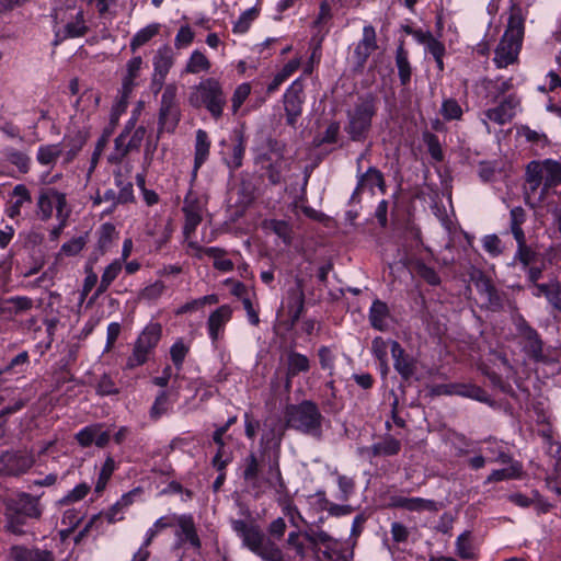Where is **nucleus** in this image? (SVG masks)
Segmentation results:
<instances>
[{"label":"nucleus","instance_id":"obj_1","mask_svg":"<svg viewBox=\"0 0 561 561\" xmlns=\"http://www.w3.org/2000/svg\"><path fill=\"white\" fill-rule=\"evenodd\" d=\"M287 525L283 517L274 519L267 527L266 536L261 527L242 519L232 520V529L242 539V543L263 561H286L283 550L274 539H282Z\"/></svg>","mask_w":561,"mask_h":561},{"label":"nucleus","instance_id":"obj_2","mask_svg":"<svg viewBox=\"0 0 561 561\" xmlns=\"http://www.w3.org/2000/svg\"><path fill=\"white\" fill-rule=\"evenodd\" d=\"M285 426L274 424L265 430L260 438V451L262 461L267 459L268 470L265 482L268 488L275 489L277 493L286 491V484L282 476L279 459L280 445L285 435Z\"/></svg>","mask_w":561,"mask_h":561},{"label":"nucleus","instance_id":"obj_3","mask_svg":"<svg viewBox=\"0 0 561 561\" xmlns=\"http://www.w3.org/2000/svg\"><path fill=\"white\" fill-rule=\"evenodd\" d=\"M285 427L316 438L322 436V415L318 404L312 400H302L297 404H288L284 411Z\"/></svg>","mask_w":561,"mask_h":561},{"label":"nucleus","instance_id":"obj_4","mask_svg":"<svg viewBox=\"0 0 561 561\" xmlns=\"http://www.w3.org/2000/svg\"><path fill=\"white\" fill-rule=\"evenodd\" d=\"M378 111V96L371 92L358 96L354 106L347 111V124L344 130L352 141H365L371 129L373 118Z\"/></svg>","mask_w":561,"mask_h":561},{"label":"nucleus","instance_id":"obj_5","mask_svg":"<svg viewBox=\"0 0 561 561\" xmlns=\"http://www.w3.org/2000/svg\"><path fill=\"white\" fill-rule=\"evenodd\" d=\"M524 19L520 14H511L507 27L497 44L493 61L497 68L516 64L523 45Z\"/></svg>","mask_w":561,"mask_h":561},{"label":"nucleus","instance_id":"obj_6","mask_svg":"<svg viewBox=\"0 0 561 561\" xmlns=\"http://www.w3.org/2000/svg\"><path fill=\"white\" fill-rule=\"evenodd\" d=\"M187 102L194 108L205 107L217 121L222 116L227 98L221 83L215 78H207L192 88Z\"/></svg>","mask_w":561,"mask_h":561},{"label":"nucleus","instance_id":"obj_7","mask_svg":"<svg viewBox=\"0 0 561 561\" xmlns=\"http://www.w3.org/2000/svg\"><path fill=\"white\" fill-rule=\"evenodd\" d=\"M525 180L530 193H535L541 185V194L561 184V162L553 159L533 160L526 165Z\"/></svg>","mask_w":561,"mask_h":561},{"label":"nucleus","instance_id":"obj_8","mask_svg":"<svg viewBox=\"0 0 561 561\" xmlns=\"http://www.w3.org/2000/svg\"><path fill=\"white\" fill-rule=\"evenodd\" d=\"M33 451L9 449L0 454V478H20L35 465Z\"/></svg>","mask_w":561,"mask_h":561},{"label":"nucleus","instance_id":"obj_9","mask_svg":"<svg viewBox=\"0 0 561 561\" xmlns=\"http://www.w3.org/2000/svg\"><path fill=\"white\" fill-rule=\"evenodd\" d=\"M161 334L162 328L159 323L147 325L135 343L133 353L126 362V368L134 369L144 365L148 360L149 354L158 345Z\"/></svg>","mask_w":561,"mask_h":561},{"label":"nucleus","instance_id":"obj_10","mask_svg":"<svg viewBox=\"0 0 561 561\" xmlns=\"http://www.w3.org/2000/svg\"><path fill=\"white\" fill-rule=\"evenodd\" d=\"M178 87L175 83L165 85L159 108L158 133L163 130L173 133L181 119L180 103L176 99Z\"/></svg>","mask_w":561,"mask_h":561},{"label":"nucleus","instance_id":"obj_11","mask_svg":"<svg viewBox=\"0 0 561 561\" xmlns=\"http://www.w3.org/2000/svg\"><path fill=\"white\" fill-rule=\"evenodd\" d=\"M206 204L207 201L203 196H201L192 187L188 190L184 197L182 207V211L185 217L183 233L186 238L191 237L195 232L198 225L202 222L203 211Z\"/></svg>","mask_w":561,"mask_h":561},{"label":"nucleus","instance_id":"obj_12","mask_svg":"<svg viewBox=\"0 0 561 561\" xmlns=\"http://www.w3.org/2000/svg\"><path fill=\"white\" fill-rule=\"evenodd\" d=\"M3 504L4 513L23 515L31 519H39L42 516L39 499L26 492H19L14 497L5 499Z\"/></svg>","mask_w":561,"mask_h":561},{"label":"nucleus","instance_id":"obj_13","mask_svg":"<svg viewBox=\"0 0 561 561\" xmlns=\"http://www.w3.org/2000/svg\"><path fill=\"white\" fill-rule=\"evenodd\" d=\"M67 206L66 194L49 187L42 190L37 198V214L42 220H48L53 215L54 207L57 210V217H64Z\"/></svg>","mask_w":561,"mask_h":561},{"label":"nucleus","instance_id":"obj_14","mask_svg":"<svg viewBox=\"0 0 561 561\" xmlns=\"http://www.w3.org/2000/svg\"><path fill=\"white\" fill-rule=\"evenodd\" d=\"M221 146L227 147V150L222 152L224 161L231 172L240 169L243 163V158L247 147V138L242 128L234 129L232 131L230 142L226 140L221 141Z\"/></svg>","mask_w":561,"mask_h":561},{"label":"nucleus","instance_id":"obj_15","mask_svg":"<svg viewBox=\"0 0 561 561\" xmlns=\"http://www.w3.org/2000/svg\"><path fill=\"white\" fill-rule=\"evenodd\" d=\"M267 148L272 154H274V161H270L267 164L262 165L261 169L265 171V175L272 185H277L283 180L284 170V153L285 144L268 136Z\"/></svg>","mask_w":561,"mask_h":561},{"label":"nucleus","instance_id":"obj_16","mask_svg":"<svg viewBox=\"0 0 561 561\" xmlns=\"http://www.w3.org/2000/svg\"><path fill=\"white\" fill-rule=\"evenodd\" d=\"M520 104V99L515 93L504 96L496 106L485 111V116L497 125L510 123L515 114L516 108Z\"/></svg>","mask_w":561,"mask_h":561},{"label":"nucleus","instance_id":"obj_17","mask_svg":"<svg viewBox=\"0 0 561 561\" xmlns=\"http://www.w3.org/2000/svg\"><path fill=\"white\" fill-rule=\"evenodd\" d=\"M262 460L260 461L255 453H250L243 459V471L242 478L247 485L254 492L255 496H259L263 493V484H268L264 480L260 479V474L262 471Z\"/></svg>","mask_w":561,"mask_h":561},{"label":"nucleus","instance_id":"obj_18","mask_svg":"<svg viewBox=\"0 0 561 561\" xmlns=\"http://www.w3.org/2000/svg\"><path fill=\"white\" fill-rule=\"evenodd\" d=\"M302 92L304 84L300 80L291 83L284 95V107L286 112V121L290 126H295L297 118L302 112Z\"/></svg>","mask_w":561,"mask_h":561},{"label":"nucleus","instance_id":"obj_19","mask_svg":"<svg viewBox=\"0 0 561 561\" xmlns=\"http://www.w3.org/2000/svg\"><path fill=\"white\" fill-rule=\"evenodd\" d=\"M390 344L393 367L404 381H409L417 370V362L404 351L399 342L391 341Z\"/></svg>","mask_w":561,"mask_h":561},{"label":"nucleus","instance_id":"obj_20","mask_svg":"<svg viewBox=\"0 0 561 561\" xmlns=\"http://www.w3.org/2000/svg\"><path fill=\"white\" fill-rule=\"evenodd\" d=\"M400 450L401 442L392 435L387 434L380 442L374 444L373 446L359 448L358 454L362 457L373 459L377 457L396 456L400 453Z\"/></svg>","mask_w":561,"mask_h":561},{"label":"nucleus","instance_id":"obj_21","mask_svg":"<svg viewBox=\"0 0 561 561\" xmlns=\"http://www.w3.org/2000/svg\"><path fill=\"white\" fill-rule=\"evenodd\" d=\"M519 334L525 340V351L536 362L543 359V342L538 332L531 328L525 320H522L517 327Z\"/></svg>","mask_w":561,"mask_h":561},{"label":"nucleus","instance_id":"obj_22","mask_svg":"<svg viewBox=\"0 0 561 561\" xmlns=\"http://www.w3.org/2000/svg\"><path fill=\"white\" fill-rule=\"evenodd\" d=\"M378 49L377 36L374 26L366 25L363 28V38L359 41L354 50L356 64L363 67L373 51Z\"/></svg>","mask_w":561,"mask_h":561},{"label":"nucleus","instance_id":"obj_23","mask_svg":"<svg viewBox=\"0 0 561 561\" xmlns=\"http://www.w3.org/2000/svg\"><path fill=\"white\" fill-rule=\"evenodd\" d=\"M231 316L232 309L228 305H222L210 313L207 327L209 336L214 343L218 341L225 325L231 319Z\"/></svg>","mask_w":561,"mask_h":561},{"label":"nucleus","instance_id":"obj_24","mask_svg":"<svg viewBox=\"0 0 561 561\" xmlns=\"http://www.w3.org/2000/svg\"><path fill=\"white\" fill-rule=\"evenodd\" d=\"M374 187H378L382 194L386 193V181L382 172L375 167H370L365 173L358 176L354 196L365 190L373 192Z\"/></svg>","mask_w":561,"mask_h":561},{"label":"nucleus","instance_id":"obj_25","mask_svg":"<svg viewBox=\"0 0 561 561\" xmlns=\"http://www.w3.org/2000/svg\"><path fill=\"white\" fill-rule=\"evenodd\" d=\"M310 369L309 358L300 353L290 352L287 356V368L285 374V388L289 390L291 388L293 378L298 376L300 373H307Z\"/></svg>","mask_w":561,"mask_h":561},{"label":"nucleus","instance_id":"obj_26","mask_svg":"<svg viewBox=\"0 0 561 561\" xmlns=\"http://www.w3.org/2000/svg\"><path fill=\"white\" fill-rule=\"evenodd\" d=\"M11 561H55L54 553L49 550L13 546L10 550Z\"/></svg>","mask_w":561,"mask_h":561},{"label":"nucleus","instance_id":"obj_27","mask_svg":"<svg viewBox=\"0 0 561 561\" xmlns=\"http://www.w3.org/2000/svg\"><path fill=\"white\" fill-rule=\"evenodd\" d=\"M391 318L388 305L379 299L374 300L369 309V323L378 331H387L389 328V319Z\"/></svg>","mask_w":561,"mask_h":561},{"label":"nucleus","instance_id":"obj_28","mask_svg":"<svg viewBox=\"0 0 561 561\" xmlns=\"http://www.w3.org/2000/svg\"><path fill=\"white\" fill-rule=\"evenodd\" d=\"M288 314L291 325H295L305 310V293L300 282L288 290Z\"/></svg>","mask_w":561,"mask_h":561},{"label":"nucleus","instance_id":"obj_29","mask_svg":"<svg viewBox=\"0 0 561 561\" xmlns=\"http://www.w3.org/2000/svg\"><path fill=\"white\" fill-rule=\"evenodd\" d=\"M482 84L485 91V98L493 103H496L502 96H506V93L510 92L514 87L513 78L505 80L500 78L494 80L484 79Z\"/></svg>","mask_w":561,"mask_h":561},{"label":"nucleus","instance_id":"obj_30","mask_svg":"<svg viewBox=\"0 0 561 561\" xmlns=\"http://www.w3.org/2000/svg\"><path fill=\"white\" fill-rule=\"evenodd\" d=\"M210 150V140L208 134L198 129L196 131V142H195V157H194V168L192 172V181L195 180L199 168L205 163L208 159Z\"/></svg>","mask_w":561,"mask_h":561},{"label":"nucleus","instance_id":"obj_31","mask_svg":"<svg viewBox=\"0 0 561 561\" xmlns=\"http://www.w3.org/2000/svg\"><path fill=\"white\" fill-rule=\"evenodd\" d=\"M533 295L536 297L545 296L553 309L561 312V284L556 279L549 283L536 285Z\"/></svg>","mask_w":561,"mask_h":561},{"label":"nucleus","instance_id":"obj_32","mask_svg":"<svg viewBox=\"0 0 561 561\" xmlns=\"http://www.w3.org/2000/svg\"><path fill=\"white\" fill-rule=\"evenodd\" d=\"M173 51L169 46H163L154 57L153 66L156 77H159V88H162L164 79L173 66Z\"/></svg>","mask_w":561,"mask_h":561},{"label":"nucleus","instance_id":"obj_33","mask_svg":"<svg viewBox=\"0 0 561 561\" xmlns=\"http://www.w3.org/2000/svg\"><path fill=\"white\" fill-rule=\"evenodd\" d=\"M396 66L401 85H408L411 80L412 67L408 58V51L404 49L403 41L397 47Z\"/></svg>","mask_w":561,"mask_h":561},{"label":"nucleus","instance_id":"obj_34","mask_svg":"<svg viewBox=\"0 0 561 561\" xmlns=\"http://www.w3.org/2000/svg\"><path fill=\"white\" fill-rule=\"evenodd\" d=\"M507 468L493 470L485 479V483H495L504 480L517 479L522 476L523 467L519 461L508 462Z\"/></svg>","mask_w":561,"mask_h":561},{"label":"nucleus","instance_id":"obj_35","mask_svg":"<svg viewBox=\"0 0 561 561\" xmlns=\"http://www.w3.org/2000/svg\"><path fill=\"white\" fill-rule=\"evenodd\" d=\"M396 505L408 511H430L436 512L438 510L437 503L432 500L421 497H399Z\"/></svg>","mask_w":561,"mask_h":561},{"label":"nucleus","instance_id":"obj_36","mask_svg":"<svg viewBox=\"0 0 561 561\" xmlns=\"http://www.w3.org/2000/svg\"><path fill=\"white\" fill-rule=\"evenodd\" d=\"M456 396L471 398L483 403H491L489 393L477 385L456 383Z\"/></svg>","mask_w":561,"mask_h":561},{"label":"nucleus","instance_id":"obj_37","mask_svg":"<svg viewBox=\"0 0 561 561\" xmlns=\"http://www.w3.org/2000/svg\"><path fill=\"white\" fill-rule=\"evenodd\" d=\"M211 67L209 59L199 50H194L186 64V73L207 72Z\"/></svg>","mask_w":561,"mask_h":561},{"label":"nucleus","instance_id":"obj_38","mask_svg":"<svg viewBox=\"0 0 561 561\" xmlns=\"http://www.w3.org/2000/svg\"><path fill=\"white\" fill-rule=\"evenodd\" d=\"M179 526L185 536L186 540L195 548L199 549L202 543L197 535L192 516H180L178 518Z\"/></svg>","mask_w":561,"mask_h":561},{"label":"nucleus","instance_id":"obj_39","mask_svg":"<svg viewBox=\"0 0 561 561\" xmlns=\"http://www.w3.org/2000/svg\"><path fill=\"white\" fill-rule=\"evenodd\" d=\"M61 152L60 144L41 146L37 152V161L44 165L55 163Z\"/></svg>","mask_w":561,"mask_h":561},{"label":"nucleus","instance_id":"obj_40","mask_svg":"<svg viewBox=\"0 0 561 561\" xmlns=\"http://www.w3.org/2000/svg\"><path fill=\"white\" fill-rule=\"evenodd\" d=\"M122 270V264L119 261H114L111 263L104 271L100 285L96 289V295H101L107 290L112 282L117 277Z\"/></svg>","mask_w":561,"mask_h":561},{"label":"nucleus","instance_id":"obj_41","mask_svg":"<svg viewBox=\"0 0 561 561\" xmlns=\"http://www.w3.org/2000/svg\"><path fill=\"white\" fill-rule=\"evenodd\" d=\"M146 135V128L139 126L135 129L127 145L122 149L121 154L115 158V162H122V160L133 150H138Z\"/></svg>","mask_w":561,"mask_h":561},{"label":"nucleus","instance_id":"obj_42","mask_svg":"<svg viewBox=\"0 0 561 561\" xmlns=\"http://www.w3.org/2000/svg\"><path fill=\"white\" fill-rule=\"evenodd\" d=\"M159 33V24H151L140 30L135 34L130 42V48L133 51L138 49L140 46L148 43L152 37Z\"/></svg>","mask_w":561,"mask_h":561},{"label":"nucleus","instance_id":"obj_43","mask_svg":"<svg viewBox=\"0 0 561 561\" xmlns=\"http://www.w3.org/2000/svg\"><path fill=\"white\" fill-rule=\"evenodd\" d=\"M4 517H5V525H4L5 531L13 534L15 536H23L25 534V530L23 529V527L26 525L27 519H30V517H24L23 515L19 516V515L9 514V513H4Z\"/></svg>","mask_w":561,"mask_h":561},{"label":"nucleus","instance_id":"obj_44","mask_svg":"<svg viewBox=\"0 0 561 561\" xmlns=\"http://www.w3.org/2000/svg\"><path fill=\"white\" fill-rule=\"evenodd\" d=\"M422 138L430 156L437 162L443 161L444 153L438 137L433 133L424 131Z\"/></svg>","mask_w":561,"mask_h":561},{"label":"nucleus","instance_id":"obj_45","mask_svg":"<svg viewBox=\"0 0 561 561\" xmlns=\"http://www.w3.org/2000/svg\"><path fill=\"white\" fill-rule=\"evenodd\" d=\"M538 254L528 245L518 247L515 256L514 263L518 262L522 265V270H526L528 266L538 263Z\"/></svg>","mask_w":561,"mask_h":561},{"label":"nucleus","instance_id":"obj_46","mask_svg":"<svg viewBox=\"0 0 561 561\" xmlns=\"http://www.w3.org/2000/svg\"><path fill=\"white\" fill-rule=\"evenodd\" d=\"M169 393L164 390L160 391L149 411L150 419L153 421L159 420L168 412Z\"/></svg>","mask_w":561,"mask_h":561},{"label":"nucleus","instance_id":"obj_47","mask_svg":"<svg viewBox=\"0 0 561 561\" xmlns=\"http://www.w3.org/2000/svg\"><path fill=\"white\" fill-rule=\"evenodd\" d=\"M88 32V26L84 23L82 13H78L75 21H71L65 26V37H80L85 35Z\"/></svg>","mask_w":561,"mask_h":561},{"label":"nucleus","instance_id":"obj_48","mask_svg":"<svg viewBox=\"0 0 561 561\" xmlns=\"http://www.w3.org/2000/svg\"><path fill=\"white\" fill-rule=\"evenodd\" d=\"M470 278L481 295H485L493 288H495V286L492 283V279L488 275H485L481 270H474L471 273Z\"/></svg>","mask_w":561,"mask_h":561},{"label":"nucleus","instance_id":"obj_49","mask_svg":"<svg viewBox=\"0 0 561 561\" xmlns=\"http://www.w3.org/2000/svg\"><path fill=\"white\" fill-rule=\"evenodd\" d=\"M5 302L12 307L3 309V311H9L13 314H20L33 308V300L25 296L11 297Z\"/></svg>","mask_w":561,"mask_h":561},{"label":"nucleus","instance_id":"obj_50","mask_svg":"<svg viewBox=\"0 0 561 561\" xmlns=\"http://www.w3.org/2000/svg\"><path fill=\"white\" fill-rule=\"evenodd\" d=\"M440 114L446 121L460 119L462 108L455 99H447L442 104Z\"/></svg>","mask_w":561,"mask_h":561},{"label":"nucleus","instance_id":"obj_51","mask_svg":"<svg viewBox=\"0 0 561 561\" xmlns=\"http://www.w3.org/2000/svg\"><path fill=\"white\" fill-rule=\"evenodd\" d=\"M415 272L422 279L432 286H437L440 284V277L437 272L423 262H417L415 264Z\"/></svg>","mask_w":561,"mask_h":561},{"label":"nucleus","instance_id":"obj_52","mask_svg":"<svg viewBox=\"0 0 561 561\" xmlns=\"http://www.w3.org/2000/svg\"><path fill=\"white\" fill-rule=\"evenodd\" d=\"M101 428L102 426L100 424H94L82 428L76 435L78 444L81 447L91 446V444L94 442L95 436L98 435V432H100Z\"/></svg>","mask_w":561,"mask_h":561},{"label":"nucleus","instance_id":"obj_53","mask_svg":"<svg viewBox=\"0 0 561 561\" xmlns=\"http://www.w3.org/2000/svg\"><path fill=\"white\" fill-rule=\"evenodd\" d=\"M114 469H115L114 459L111 457H107L105 462L103 463L102 469H101V472H100V476H99V479H98V482L95 485V492L100 493L105 489L106 483L110 480Z\"/></svg>","mask_w":561,"mask_h":561},{"label":"nucleus","instance_id":"obj_54","mask_svg":"<svg viewBox=\"0 0 561 561\" xmlns=\"http://www.w3.org/2000/svg\"><path fill=\"white\" fill-rule=\"evenodd\" d=\"M457 554L461 559H471L473 558L472 545L470 542V533L465 531L458 538L456 542Z\"/></svg>","mask_w":561,"mask_h":561},{"label":"nucleus","instance_id":"obj_55","mask_svg":"<svg viewBox=\"0 0 561 561\" xmlns=\"http://www.w3.org/2000/svg\"><path fill=\"white\" fill-rule=\"evenodd\" d=\"M90 491V485L87 483L78 484L73 490H71L66 496L60 500L61 505H68L73 502H78L84 499Z\"/></svg>","mask_w":561,"mask_h":561},{"label":"nucleus","instance_id":"obj_56","mask_svg":"<svg viewBox=\"0 0 561 561\" xmlns=\"http://www.w3.org/2000/svg\"><path fill=\"white\" fill-rule=\"evenodd\" d=\"M217 446V453L213 458V466L218 471H224L227 467V465L230 462L231 458L229 456L225 455V442H224V435H220L219 442H214Z\"/></svg>","mask_w":561,"mask_h":561},{"label":"nucleus","instance_id":"obj_57","mask_svg":"<svg viewBox=\"0 0 561 561\" xmlns=\"http://www.w3.org/2000/svg\"><path fill=\"white\" fill-rule=\"evenodd\" d=\"M371 352L380 364L386 365L388 358V343L381 336H377L373 340Z\"/></svg>","mask_w":561,"mask_h":561},{"label":"nucleus","instance_id":"obj_58","mask_svg":"<svg viewBox=\"0 0 561 561\" xmlns=\"http://www.w3.org/2000/svg\"><path fill=\"white\" fill-rule=\"evenodd\" d=\"M263 141L260 146L255 148V158L254 162L257 165H265L270 161H274L275 157L272 154L267 148V138L268 137H262Z\"/></svg>","mask_w":561,"mask_h":561},{"label":"nucleus","instance_id":"obj_59","mask_svg":"<svg viewBox=\"0 0 561 561\" xmlns=\"http://www.w3.org/2000/svg\"><path fill=\"white\" fill-rule=\"evenodd\" d=\"M486 298V308L493 312H499L504 308L503 294L496 288L484 295Z\"/></svg>","mask_w":561,"mask_h":561},{"label":"nucleus","instance_id":"obj_60","mask_svg":"<svg viewBox=\"0 0 561 561\" xmlns=\"http://www.w3.org/2000/svg\"><path fill=\"white\" fill-rule=\"evenodd\" d=\"M187 353L188 346H186L182 341H178L172 345L170 350L171 359L179 369L181 368Z\"/></svg>","mask_w":561,"mask_h":561},{"label":"nucleus","instance_id":"obj_61","mask_svg":"<svg viewBox=\"0 0 561 561\" xmlns=\"http://www.w3.org/2000/svg\"><path fill=\"white\" fill-rule=\"evenodd\" d=\"M257 10L255 8L249 9L242 13L240 19L233 26V32L244 33L249 30L250 23L256 18Z\"/></svg>","mask_w":561,"mask_h":561},{"label":"nucleus","instance_id":"obj_62","mask_svg":"<svg viewBox=\"0 0 561 561\" xmlns=\"http://www.w3.org/2000/svg\"><path fill=\"white\" fill-rule=\"evenodd\" d=\"M8 161L14 164L21 172L26 173L30 168V158L21 151H11L8 153Z\"/></svg>","mask_w":561,"mask_h":561},{"label":"nucleus","instance_id":"obj_63","mask_svg":"<svg viewBox=\"0 0 561 561\" xmlns=\"http://www.w3.org/2000/svg\"><path fill=\"white\" fill-rule=\"evenodd\" d=\"M87 239L84 237H77L66 242L61 247V252L68 256L78 254L85 245Z\"/></svg>","mask_w":561,"mask_h":561},{"label":"nucleus","instance_id":"obj_64","mask_svg":"<svg viewBox=\"0 0 561 561\" xmlns=\"http://www.w3.org/2000/svg\"><path fill=\"white\" fill-rule=\"evenodd\" d=\"M250 91H251V88H250V84H248V83H242L234 90V93H233L232 100H231L232 108H233L234 113L239 110V107L242 105V103L247 100V98L250 94Z\"/></svg>","mask_w":561,"mask_h":561}]
</instances>
